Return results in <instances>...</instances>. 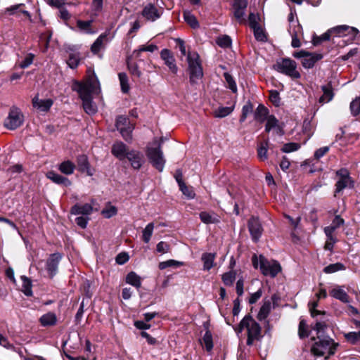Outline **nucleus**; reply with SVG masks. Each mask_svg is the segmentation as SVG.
<instances>
[{
  "mask_svg": "<svg viewBox=\"0 0 360 360\" xmlns=\"http://www.w3.org/2000/svg\"><path fill=\"white\" fill-rule=\"evenodd\" d=\"M24 122V115L19 108L15 105L12 106L8 115L4 120V127L10 130H14L20 127Z\"/></svg>",
  "mask_w": 360,
  "mask_h": 360,
  "instance_id": "obj_6",
  "label": "nucleus"
},
{
  "mask_svg": "<svg viewBox=\"0 0 360 360\" xmlns=\"http://www.w3.org/2000/svg\"><path fill=\"white\" fill-rule=\"evenodd\" d=\"M32 105L34 108L45 112L50 109L53 105V101L51 99H39L38 96H36L32 99Z\"/></svg>",
  "mask_w": 360,
  "mask_h": 360,
  "instance_id": "obj_22",
  "label": "nucleus"
},
{
  "mask_svg": "<svg viewBox=\"0 0 360 360\" xmlns=\"http://www.w3.org/2000/svg\"><path fill=\"white\" fill-rule=\"evenodd\" d=\"M146 153L152 165L159 172H162L165 167V159L161 149V143H159L156 147L147 146Z\"/></svg>",
  "mask_w": 360,
  "mask_h": 360,
  "instance_id": "obj_5",
  "label": "nucleus"
},
{
  "mask_svg": "<svg viewBox=\"0 0 360 360\" xmlns=\"http://www.w3.org/2000/svg\"><path fill=\"white\" fill-rule=\"evenodd\" d=\"M117 210L115 206L109 205L101 212L105 218H110L117 214Z\"/></svg>",
  "mask_w": 360,
  "mask_h": 360,
  "instance_id": "obj_58",
  "label": "nucleus"
},
{
  "mask_svg": "<svg viewBox=\"0 0 360 360\" xmlns=\"http://www.w3.org/2000/svg\"><path fill=\"white\" fill-rule=\"evenodd\" d=\"M203 343L207 351L210 352L213 348L212 336L210 330H207L202 338Z\"/></svg>",
  "mask_w": 360,
  "mask_h": 360,
  "instance_id": "obj_50",
  "label": "nucleus"
},
{
  "mask_svg": "<svg viewBox=\"0 0 360 360\" xmlns=\"http://www.w3.org/2000/svg\"><path fill=\"white\" fill-rule=\"evenodd\" d=\"M252 110L253 106L250 102H248L245 105H244L242 108V115L240 118V122H244L246 120L248 115L252 113Z\"/></svg>",
  "mask_w": 360,
  "mask_h": 360,
  "instance_id": "obj_52",
  "label": "nucleus"
},
{
  "mask_svg": "<svg viewBox=\"0 0 360 360\" xmlns=\"http://www.w3.org/2000/svg\"><path fill=\"white\" fill-rule=\"evenodd\" d=\"M330 295L342 302L347 303L349 302V296L342 286L335 287L330 290Z\"/></svg>",
  "mask_w": 360,
  "mask_h": 360,
  "instance_id": "obj_24",
  "label": "nucleus"
},
{
  "mask_svg": "<svg viewBox=\"0 0 360 360\" xmlns=\"http://www.w3.org/2000/svg\"><path fill=\"white\" fill-rule=\"evenodd\" d=\"M322 89L323 91V94L320 98L319 102L322 103V102L330 101L333 99V96H334L333 90H332V87L330 86V85L324 86L322 87Z\"/></svg>",
  "mask_w": 360,
  "mask_h": 360,
  "instance_id": "obj_37",
  "label": "nucleus"
},
{
  "mask_svg": "<svg viewBox=\"0 0 360 360\" xmlns=\"http://www.w3.org/2000/svg\"><path fill=\"white\" fill-rule=\"evenodd\" d=\"M183 265V263L174 259H169L167 261L162 262L159 263V269L161 270L165 269L168 267H179Z\"/></svg>",
  "mask_w": 360,
  "mask_h": 360,
  "instance_id": "obj_46",
  "label": "nucleus"
},
{
  "mask_svg": "<svg viewBox=\"0 0 360 360\" xmlns=\"http://www.w3.org/2000/svg\"><path fill=\"white\" fill-rule=\"evenodd\" d=\"M77 163L79 171L86 172L89 176L94 174V172L90 169L89 162L86 155H79L77 158Z\"/></svg>",
  "mask_w": 360,
  "mask_h": 360,
  "instance_id": "obj_19",
  "label": "nucleus"
},
{
  "mask_svg": "<svg viewBox=\"0 0 360 360\" xmlns=\"http://www.w3.org/2000/svg\"><path fill=\"white\" fill-rule=\"evenodd\" d=\"M274 68L277 71L293 79H298L300 77V72L296 70L297 64L295 61L290 58H283L281 60H278L274 65Z\"/></svg>",
  "mask_w": 360,
  "mask_h": 360,
  "instance_id": "obj_7",
  "label": "nucleus"
},
{
  "mask_svg": "<svg viewBox=\"0 0 360 360\" xmlns=\"http://www.w3.org/2000/svg\"><path fill=\"white\" fill-rule=\"evenodd\" d=\"M299 336L301 338H304L309 336L307 332V324L304 320H301L299 324Z\"/></svg>",
  "mask_w": 360,
  "mask_h": 360,
  "instance_id": "obj_60",
  "label": "nucleus"
},
{
  "mask_svg": "<svg viewBox=\"0 0 360 360\" xmlns=\"http://www.w3.org/2000/svg\"><path fill=\"white\" fill-rule=\"evenodd\" d=\"M126 282L136 288H139L141 285V277L134 271H131L127 275Z\"/></svg>",
  "mask_w": 360,
  "mask_h": 360,
  "instance_id": "obj_33",
  "label": "nucleus"
},
{
  "mask_svg": "<svg viewBox=\"0 0 360 360\" xmlns=\"http://www.w3.org/2000/svg\"><path fill=\"white\" fill-rule=\"evenodd\" d=\"M351 114L353 116H357L360 114V97H356L349 105Z\"/></svg>",
  "mask_w": 360,
  "mask_h": 360,
  "instance_id": "obj_45",
  "label": "nucleus"
},
{
  "mask_svg": "<svg viewBox=\"0 0 360 360\" xmlns=\"http://www.w3.org/2000/svg\"><path fill=\"white\" fill-rule=\"evenodd\" d=\"M248 226L252 240L255 242L257 241L261 237L263 231L259 220L258 218L252 217L248 221Z\"/></svg>",
  "mask_w": 360,
  "mask_h": 360,
  "instance_id": "obj_14",
  "label": "nucleus"
},
{
  "mask_svg": "<svg viewBox=\"0 0 360 360\" xmlns=\"http://www.w3.org/2000/svg\"><path fill=\"white\" fill-rule=\"evenodd\" d=\"M252 30L257 40L260 41H265L266 40V36L260 26L255 27Z\"/></svg>",
  "mask_w": 360,
  "mask_h": 360,
  "instance_id": "obj_59",
  "label": "nucleus"
},
{
  "mask_svg": "<svg viewBox=\"0 0 360 360\" xmlns=\"http://www.w3.org/2000/svg\"><path fill=\"white\" fill-rule=\"evenodd\" d=\"M268 109L266 107L259 105L254 113L255 120L261 123L264 122L268 117Z\"/></svg>",
  "mask_w": 360,
  "mask_h": 360,
  "instance_id": "obj_29",
  "label": "nucleus"
},
{
  "mask_svg": "<svg viewBox=\"0 0 360 360\" xmlns=\"http://www.w3.org/2000/svg\"><path fill=\"white\" fill-rule=\"evenodd\" d=\"M154 224L150 222L146 225L142 231V239L145 243H148L154 230Z\"/></svg>",
  "mask_w": 360,
  "mask_h": 360,
  "instance_id": "obj_35",
  "label": "nucleus"
},
{
  "mask_svg": "<svg viewBox=\"0 0 360 360\" xmlns=\"http://www.w3.org/2000/svg\"><path fill=\"white\" fill-rule=\"evenodd\" d=\"M269 99L276 105L278 106L281 102V98L278 91L272 90L269 91Z\"/></svg>",
  "mask_w": 360,
  "mask_h": 360,
  "instance_id": "obj_62",
  "label": "nucleus"
},
{
  "mask_svg": "<svg viewBox=\"0 0 360 360\" xmlns=\"http://www.w3.org/2000/svg\"><path fill=\"white\" fill-rule=\"evenodd\" d=\"M346 31H348V32L352 34L354 37L356 36L359 32L356 28L349 27L347 25H340L330 30V32H332V33H337L338 34H340L341 33H343Z\"/></svg>",
  "mask_w": 360,
  "mask_h": 360,
  "instance_id": "obj_31",
  "label": "nucleus"
},
{
  "mask_svg": "<svg viewBox=\"0 0 360 360\" xmlns=\"http://www.w3.org/2000/svg\"><path fill=\"white\" fill-rule=\"evenodd\" d=\"M301 147V145L298 143H285L281 148L283 153H289L298 150Z\"/></svg>",
  "mask_w": 360,
  "mask_h": 360,
  "instance_id": "obj_47",
  "label": "nucleus"
},
{
  "mask_svg": "<svg viewBox=\"0 0 360 360\" xmlns=\"http://www.w3.org/2000/svg\"><path fill=\"white\" fill-rule=\"evenodd\" d=\"M336 175L338 180L335 184V193H340L345 188L354 187V182L347 169H340L336 172Z\"/></svg>",
  "mask_w": 360,
  "mask_h": 360,
  "instance_id": "obj_9",
  "label": "nucleus"
},
{
  "mask_svg": "<svg viewBox=\"0 0 360 360\" xmlns=\"http://www.w3.org/2000/svg\"><path fill=\"white\" fill-rule=\"evenodd\" d=\"M179 188L184 195L190 198H194L195 193L193 189L190 187H188L183 181H179Z\"/></svg>",
  "mask_w": 360,
  "mask_h": 360,
  "instance_id": "obj_57",
  "label": "nucleus"
},
{
  "mask_svg": "<svg viewBox=\"0 0 360 360\" xmlns=\"http://www.w3.org/2000/svg\"><path fill=\"white\" fill-rule=\"evenodd\" d=\"M130 150L131 149L122 141L115 142L111 148L112 154L121 161L127 158Z\"/></svg>",
  "mask_w": 360,
  "mask_h": 360,
  "instance_id": "obj_15",
  "label": "nucleus"
},
{
  "mask_svg": "<svg viewBox=\"0 0 360 360\" xmlns=\"http://www.w3.org/2000/svg\"><path fill=\"white\" fill-rule=\"evenodd\" d=\"M118 77L122 91L124 94L128 93L130 89V87L128 82V77L127 74L124 72H120L118 74Z\"/></svg>",
  "mask_w": 360,
  "mask_h": 360,
  "instance_id": "obj_38",
  "label": "nucleus"
},
{
  "mask_svg": "<svg viewBox=\"0 0 360 360\" xmlns=\"http://www.w3.org/2000/svg\"><path fill=\"white\" fill-rule=\"evenodd\" d=\"M21 279L22 281V291L25 295L31 296L32 295L31 281L25 276H21Z\"/></svg>",
  "mask_w": 360,
  "mask_h": 360,
  "instance_id": "obj_42",
  "label": "nucleus"
},
{
  "mask_svg": "<svg viewBox=\"0 0 360 360\" xmlns=\"http://www.w3.org/2000/svg\"><path fill=\"white\" fill-rule=\"evenodd\" d=\"M217 44L222 48H228L231 45V39L230 37L224 35L217 38Z\"/></svg>",
  "mask_w": 360,
  "mask_h": 360,
  "instance_id": "obj_56",
  "label": "nucleus"
},
{
  "mask_svg": "<svg viewBox=\"0 0 360 360\" xmlns=\"http://www.w3.org/2000/svg\"><path fill=\"white\" fill-rule=\"evenodd\" d=\"M248 6L247 0H233L232 7L234 18L239 23L245 22V9Z\"/></svg>",
  "mask_w": 360,
  "mask_h": 360,
  "instance_id": "obj_11",
  "label": "nucleus"
},
{
  "mask_svg": "<svg viewBox=\"0 0 360 360\" xmlns=\"http://www.w3.org/2000/svg\"><path fill=\"white\" fill-rule=\"evenodd\" d=\"M91 20L83 21L81 20H78L77 21V26L79 30L86 34H94L95 31L91 28Z\"/></svg>",
  "mask_w": 360,
  "mask_h": 360,
  "instance_id": "obj_34",
  "label": "nucleus"
},
{
  "mask_svg": "<svg viewBox=\"0 0 360 360\" xmlns=\"http://www.w3.org/2000/svg\"><path fill=\"white\" fill-rule=\"evenodd\" d=\"M288 32L292 37L291 45L293 48H298L301 46L300 37L302 35V28L299 22H292L289 25Z\"/></svg>",
  "mask_w": 360,
  "mask_h": 360,
  "instance_id": "obj_13",
  "label": "nucleus"
},
{
  "mask_svg": "<svg viewBox=\"0 0 360 360\" xmlns=\"http://www.w3.org/2000/svg\"><path fill=\"white\" fill-rule=\"evenodd\" d=\"M127 68L129 72L136 77H140L141 76V72L139 70V65L135 63H131L129 59H127Z\"/></svg>",
  "mask_w": 360,
  "mask_h": 360,
  "instance_id": "obj_49",
  "label": "nucleus"
},
{
  "mask_svg": "<svg viewBox=\"0 0 360 360\" xmlns=\"http://www.w3.org/2000/svg\"><path fill=\"white\" fill-rule=\"evenodd\" d=\"M271 310V302L270 300H264L262 306L257 314V319L259 321L265 319L269 314Z\"/></svg>",
  "mask_w": 360,
  "mask_h": 360,
  "instance_id": "obj_26",
  "label": "nucleus"
},
{
  "mask_svg": "<svg viewBox=\"0 0 360 360\" xmlns=\"http://www.w3.org/2000/svg\"><path fill=\"white\" fill-rule=\"evenodd\" d=\"M200 218L201 221L205 224H214L218 221L215 217L206 212H202L200 214Z\"/></svg>",
  "mask_w": 360,
  "mask_h": 360,
  "instance_id": "obj_55",
  "label": "nucleus"
},
{
  "mask_svg": "<svg viewBox=\"0 0 360 360\" xmlns=\"http://www.w3.org/2000/svg\"><path fill=\"white\" fill-rule=\"evenodd\" d=\"M243 330L247 332V345L249 346L252 345L255 341H259L262 338L261 326L250 315L244 316L240 323L234 327V330L237 334L240 333Z\"/></svg>",
  "mask_w": 360,
  "mask_h": 360,
  "instance_id": "obj_2",
  "label": "nucleus"
},
{
  "mask_svg": "<svg viewBox=\"0 0 360 360\" xmlns=\"http://www.w3.org/2000/svg\"><path fill=\"white\" fill-rule=\"evenodd\" d=\"M236 273L233 270L224 273L221 276V279L224 285L227 286L232 285L236 279Z\"/></svg>",
  "mask_w": 360,
  "mask_h": 360,
  "instance_id": "obj_39",
  "label": "nucleus"
},
{
  "mask_svg": "<svg viewBox=\"0 0 360 360\" xmlns=\"http://www.w3.org/2000/svg\"><path fill=\"white\" fill-rule=\"evenodd\" d=\"M23 6V4L11 6L10 7L6 8V13H7L8 15H16L17 16H20V14L22 13L30 21H32L30 13L28 11L22 9V7Z\"/></svg>",
  "mask_w": 360,
  "mask_h": 360,
  "instance_id": "obj_21",
  "label": "nucleus"
},
{
  "mask_svg": "<svg viewBox=\"0 0 360 360\" xmlns=\"http://www.w3.org/2000/svg\"><path fill=\"white\" fill-rule=\"evenodd\" d=\"M116 127L124 140L130 141L131 139V134L134 127L130 124L129 119L122 115L119 116L116 120Z\"/></svg>",
  "mask_w": 360,
  "mask_h": 360,
  "instance_id": "obj_10",
  "label": "nucleus"
},
{
  "mask_svg": "<svg viewBox=\"0 0 360 360\" xmlns=\"http://www.w3.org/2000/svg\"><path fill=\"white\" fill-rule=\"evenodd\" d=\"M327 325L325 322L318 321L312 328L313 330L316 331V338H312L314 341L311 351V353L317 356H322L324 355H332L335 353L338 344L328 336L325 335V330Z\"/></svg>",
  "mask_w": 360,
  "mask_h": 360,
  "instance_id": "obj_1",
  "label": "nucleus"
},
{
  "mask_svg": "<svg viewBox=\"0 0 360 360\" xmlns=\"http://www.w3.org/2000/svg\"><path fill=\"white\" fill-rule=\"evenodd\" d=\"M184 18L185 21L192 27L197 28L199 27V23L196 19V18L190 12V11H184Z\"/></svg>",
  "mask_w": 360,
  "mask_h": 360,
  "instance_id": "obj_41",
  "label": "nucleus"
},
{
  "mask_svg": "<svg viewBox=\"0 0 360 360\" xmlns=\"http://www.w3.org/2000/svg\"><path fill=\"white\" fill-rule=\"evenodd\" d=\"M323 58V56L319 53H311L308 52L304 58L302 60V64L305 68H311L314 64Z\"/></svg>",
  "mask_w": 360,
  "mask_h": 360,
  "instance_id": "obj_23",
  "label": "nucleus"
},
{
  "mask_svg": "<svg viewBox=\"0 0 360 360\" xmlns=\"http://www.w3.org/2000/svg\"><path fill=\"white\" fill-rule=\"evenodd\" d=\"M39 321L43 326H53L57 322V318L54 313L49 312L41 316Z\"/></svg>",
  "mask_w": 360,
  "mask_h": 360,
  "instance_id": "obj_28",
  "label": "nucleus"
},
{
  "mask_svg": "<svg viewBox=\"0 0 360 360\" xmlns=\"http://www.w3.org/2000/svg\"><path fill=\"white\" fill-rule=\"evenodd\" d=\"M126 159L129 161L131 167L134 169H139L145 162V158L143 153L135 149H131Z\"/></svg>",
  "mask_w": 360,
  "mask_h": 360,
  "instance_id": "obj_12",
  "label": "nucleus"
},
{
  "mask_svg": "<svg viewBox=\"0 0 360 360\" xmlns=\"http://www.w3.org/2000/svg\"><path fill=\"white\" fill-rule=\"evenodd\" d=\"M161 58L165 61V65H167L169 69L173 72L176 73L177 67L175 63V59L172 53L168 49H163L160 53Z\"/></svg>",
  "mask_w": 360,
  "mask_h": 360,
  "instance_id": "obj_17",
  "label": "nucleus"
},
{
  "mask_svg": "<svg viewBox=\"0 0 360 360\" xmlns=\"http://www.w3.org/2000/svg\"><path fill=\"white\" fill-rule=\"evenodd\" d=\"M224 77L227 84V87L230 89L232 91V92L236 93L237 85L233 77L228 72H225L224 74Z\"/></svg>",
  "mask_w": 360,
  "mask_h": 360,
  "instance_id": "obj_48",
  "label": "nucleus"
},
{
  "mask_svg": "<svg viewBox=\"0 0 360 360\" xmlns=\"http://www.w3.org/2000/svg\"><path fill=\"white\" fill-rule=\"evenodd\" d=\"M72 89L76 91L82 100L92 97V94H98L101 91L100 84L97 78L92 77L86 82H75Z\"/></svg>",
  "mask_w": 360,
  "mask_h": 360,
  "instance_id": "obj_4",
  "label": "nucleus"
},
{
  "mask_svg": "<svg viewBox=\"0 0 360 360\" xmlns=\"http://www.w3.org/2000/svg\"><path fill=\"white\" fill-rule=\"evenodd\" d=\"M93 211L91 205L86 203L84 205L76 204L71 209V213L72 214H84L89 215Z\"/></svg>",
  "mask_w": 360,
  "mask_h": 360,
  "instance_id": "obj_25",
  "label": "nucleus"
},
{
  "mask_svg": "<svg viewBox=\"0 0 360 360\" xmlns=\"http://www.w3.org/2000/svg\"><path fill=\"white\" fill-rule=\"evenodd\" d=\"M215 255L212 253H204L202 255L203 269L209 271L213 267Z\"/></svg>",
  "mask_w": 360,
  "mask_h": 360,
  "instance_id": "obj_30",
  "label": "nucleus"
},
{
  "mask_svg": "<svg viewBox=\"0 0 360 360\" xmlns=\"http://www.w3.org/2000/svg\"><path fill=\"white\" fill-rule=\"evenodd\" d=\"M252 265L255 269L259 268L262 274L272 278L281 271L280 264L276 260H268L263 255L257 257L254 255L252 257Z\"/></svg>",
  "mask_w": 360,
  "mask_h": 360,
  "instance_id": "obj_3",
  "label": "nucleus"
},
{
  "mask_svg": "<svg viewBox=\"0 0 360 360\" xmlns=\"http://www.w3.org/2000/svg\"><path fill=\"white\" fill-rule=\"evenodd\" d=\"M332 32H330V30L323 34L321 36H314L312 39V43L314 46L319 45L322 41H328L330 39V34Z\"/></svg>",
  "mask_w": 360,
  "mask_h": 360,
  "instance_id": "obj_53",
  "label": "nucleus"
},
{
  "mask_svg": "<svg viewBox=\"0 0 360 360\" xmlns=\"http://www.w3.org/2000/svg\"><path fill=\"white\" fill-rule=\"evenodd\" d=\"M169 245L167 244L166 242L160 241V243H158L156 246V250L158 252L165 254L169 252Z\"/></svg>",
  "mask_w": 360,
  "mask_h": 360,
  "instance_id": "obj_64",
  "label": "nucleus"
},
{
  "mask_svg": "<svg viewBox=\"0 0 360 360\" xmlns=\"http://www.w3.org/2000/svg\"><path fill=\"white\" fill-rule=\"evenodd\" d=\"M83 102V108L85 112L89 115H92L96 113V107L92 103V97L89 98H86L82 100Z\"/></svg>",
  "mask_w": 360,
  "mask_h": 360,
  "instance_id": "obj_43",
  "label": "nucleus"
},
{
  "mask_svg": "<svg viewBox=\"0 0 360 360\" xmlns=\"http://www.w3.org/2000/svg\"><path fill=\"white\" fill-rule=\"evenodd\" d=\"M34 55L32 53H28L25 56V59L19 63L20 68L25 69L29 67L33 62Z\"/></svg>",
  "mask_w": 360,
  "mask_h": 360,
  "instance_id": "obj_61",
  "label": "nucleus"
},
{
  "mask_svg": "<svg viewBox=\"0 0 360 360\" xmlns=\"http://www.w3.org/2000/svg\"><path fill=\"white\" fill-rule=\"evenodd\" d=\"M345 269L346 268L343 264L337 262L335 264H331L326 266L323 269V272L326 274H332L338 271L345 270Z\"/></svg>",
  "mask_w": 360,
  "mask_h": 360,
  "instance_id": "obj_44",
  "label": "nucleus"
},
{
  "mask_svg": "<svg viewBox=\"0 0 360 360\" xmlns=\"http://www.w3.org/2000/svg\"><path fill=\"white\" fill-rule=\"evenodd\" d=\"M187 60L190 72V82L192 84L197 83L203 75L202 69L198 60V55L197 53L188 54Z\"/></svg>",
  "mask_w": 360,
  "mask_h": 360,
  "instance_id": "obj_8",
  "label": "nucleus"
},
{
  "mask_svg": "<svg viewBox=\"0 0 360 360\" xmlns=\"http://www.w3.org/2000/svg\"><path fill=\"white\" fill-rule=\"evenodd\" d=\"M46 176L55 184L64 185L65 186H69L71 185V181L68 178L57 174L54 171L48 172Z\"/></svg>",
  "mask_w": 360,
  "mask_h": 360,
  "instance_id": "obj_20",
  "label": "nucleus"
},
{
  "mask_svg": "<svg viewBox=\"0 0 360 360\" xmlns=\"http://www.w3.org/2000/svg\"><path fill=\"white\" fill-rule=\"evenodd\" d=\"M259 20V18L257 15H255V13H251L249 15V18H248V22H249L250 27L252 29L259 27V25L258 23Z\"/></svg>",
  "mask_w": 360,
  "mask_h": 360,
  "instance_id": "obj_63",
  "label": "nucleus"
},
{
  "mask_svg": "<svg viewBox=\"0 0 360 360\" xmlns=\"http://www.w3.org/2000/svg\"><path fill=\"white\" fill-rule=\"evenodd\" d=\"M266 124L265 127L266 131L269 132L272 129L276 128L278 126V121L274 115H269L267 117Z\"/></svg>",
  "mask_w": 360,
  "mask_h": 360,
  "instance_id": "obj_54",
  "label": "nucleus"
},
{
  "mask_svg": "<svg viewBox=\"0 0 360 360\" xmlns=\"http://www.w3.org/2000/svg\"><path fill=\"white\" fill-rule=\"evenodd\" d=\"M58 169L62 173L66 175H70L74 172L75 165L71 161L67 160L60 163L58 166Z\"/></svg>",
  "mask_w": 360,
  "mask_h": 360,
  "instance_id": "obj_32",
  "label": "nucleus"
},
{
  "mask_svg": "<svg viewBox=\"0 0 360 360\" xmlns=\"http://www.w3.org/2000/svg\"><path fill=\"white\" fill-rule=\"evenodd\" d=\"M233 110V108L232 107H219L217 109H216L213 114L215 117L222 118L225 117L227 115H230L232 111Z\"/></svg>",
  "mask_w": 360,
  "mask_h": 360,
  "instance_id": "obj_40",
  "label": "nucleus"
},
{
  "mask_svg": "<svg viewBox=\"0 0 360 360\" xmlns=\"http://www.w3.org/2000/svg\"><path fill=\"white\" fill-rule=\"evenodd\" d=\"M62 258L59 253H53L50 255L46 261V269L51 277H53L57 272L58 264Z\"/></svg>",
  "mask_w": 360,
  "mask_h": 360,
  "instance_id": "obj_16",
  "label": "nucleus"
},
{
  "mask_svg": "<svg viewBox=\"0 0 360 360\" xmlns=\"http://www.w3.org/2000/svg\"><path fill=\"white\" fill-rule=\"evenodd\" d=\"M142 15L150 21H155L160 17L157 8L152 4H148L143 8Z\"/></svg>",
  "mask_w": 360,
  "mask_h": 360,
  "instance_id": "obj_18",
  "label": "nucleus"
},
{
  "mask_svg": "<svg viewBox=\"0 0 360 360\" xmlns=\"http://www.w3.org/2000/svg\"><path fill=\"white\" fill-rule=\"evenodd\" d=\"M268 141L261 143L257 147V156L259 160L265 161L268 158Z\"/></svg>",
  "mask_w": 360,
  "mask_h": 360,
  "instance_id": "obj_36",
  "label": "nucleus"
},
{
  "mask_svg": "<svg viewBox=\"0 0 360 360\" xmlns=\"http://www.w3.org/2000/svg\"><path fill=\"white\" fill-rule=\"evenodd\" d=\"M107 41V35L105 34H101L91 45V51L94 54L98 53L101 49L103 48L105 42Z\"/></svg>",
  "mask_w": 360,
  "mask_h": 360,
  "instance_id": "obj_27",
  "label": "nucleus"
},
{
  "mask_svg": "<svg viewBox=\"0 0 360 360\" xmlns=\"http://www.w3.org/2000/svg\"><path fill=\"white\" fill-rule=\"evenodd\" d=\"M79 56L78 53H70L67 63L70 68H75L79 63Z\"/></svg>",
  "mask_w": 360,
  "mask_h": 360,
  "instance_id": "obj_51",
  "label": "nucleus"
}]
</instances>
